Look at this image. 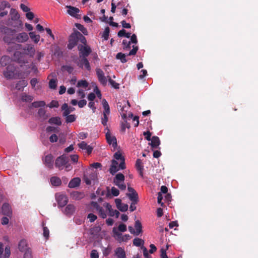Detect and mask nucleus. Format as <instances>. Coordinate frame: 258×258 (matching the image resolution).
I'll return each instance as SVG.
<instances>
[{"instance_id":"obj_1","label":"nucleus","mask_w":258,"mask_h":258,"mask_svg":"<svg viewBox=\"0 0 258 258\" xmlns=\"http://www.w3.org/2000/svg\"><path fill=\"white\" fill-rule=\"evenodd\" d=\"M80 41L82 44L87 43L86 38L79 31L75 30L69 37V43L67 47L69 49H72L78 42Z\"/></svg>"},{"instance_id":"obj_2","label":"nucleus","mask_w":258,"mask_h":258,"mask_svg":"<svg viewBox=\"0 0 258 258\" xmlns=\"http://www.w3.org/2000/svg\"><path fill=\"white\" fill-rule=\"evenodd\" d=\"M3 74L7 79H20L22 76V73L17 72L16 67L12 64L7 67L6 70L4 71Z\"/></svg>"},{"instance_id":"obj_3","label":"nucleus","mask_w":258,"mask_h":258,"mask_svg":"<svg viewBox=\"0 0 258 258\" xmlns=\"http://www.w3.org/2000/svg\"><path fill=\"white\" fill-rule=\"evenodd\" d=\"M83 44H79L78 46V49L79 51V56L80 58H87L92 52V50L90 47L87 45V43Z\"/></svg>"},{"instance_id":"obj_4","label":"nucleus","mask_w":258,"mask_h":258,"mask_svg":"<svg viewBox=\"0 0 258 258\" xmlns=\"http://www.w3.org/2000/svg\"><path fill=\"white\" fill-rule=\"evenodd\" d=\"M67 162H69V158L66 155H62L56 159L55 166L59 170H62L63 169L65 164L67 163Z\"/></svg>"},{"instance_id":"obj_5","label":"nucleus","mask_w":258,"mask_h":258,"mask_svg":"<svg viewBox=\"0 0 258 258\" xmlns=\"http://www.w3.org/2000/svg\"><path fill=\"white\" fill-rule=\"evenodd\" d=\"M96 73L99 82L103 86L106 85L107 79L105 76L103 71L100 68H96Z\"/></svg>"},{"instance_id":"obj_6","label":"nucleus","mask_w":258,"mask_h":258,"mask_svg":"<svg viewBox=\"0 0 258 258\" xmlns=\"http://www.w3.org/2000/svg\"><path fill=\"white\" fill-rule=\"evenodd\" d=\"M43 163L48 168H53V157L51 154L46 155L43 160Z\"/></svg>"},{"instance_id":"obj_7","label":"nucleus","mask_w":258,"mask_h":258,"mask_svg":"<svg viewBox=\"0 0 258 258\" xmlns=\"http://www.w3.org/2000/svg\"><path fill=\"white\" fill-rule=\"evenodd\" d=\"M2 212L4 215L9 217H11L12 216V210L11 206L8 203H4L2 207Z\"/></svg>"},{"instance_id":"obj_8","label":"nucleus","mask_w":258,"mask_h":258,"mask_svg":"<svg viewBox=\"0 0 258 258\" xmlns=\"http://www.w3.org/2000/svg\"><path fill=\"white\" fill-rule=\"evenodd\" d=\"M24 53L20 51H15L14 53V59L15 61L19 63H27V60H25L24 57Z\"/></svg>"},{"instance_id":"obj_9","label":"nucleus","mask_w":258,"mask_h":258,"mask_svg":"<svg viewBox=\"0 0 258 258\" xmlns=\"http://www.w3.org/2000/svg\"><path fill=\"white\" fill-rule=\"evenodd\" d=\"M3 244L0 242V258H9L11 254L10 247L8 246H6L5 249L4 254H3Z\"/></svg>"},{"instance_id":"obj_10","label":"nucleus","mask_w":258,"mask_h":258,"mask_svg":"<svg viewBox=\"0 0 258 258\" xmlns=\"http://www.w3.org/2000/svg\"><path fill=\"white\" fill-rule=\"evenodd\" d=\"M78 66L81 68H84L88 71L91 70L90 63L87 58H80Z\"/></svg>"},{"instance_id":"obj_11","label":"nucleus","mask_w":258,"mask_h":258,"mask_svg":"<svg viewBox=\"0 0 258 258\" xmlns=\"http://www.w3.org/2000/svg\"><path fill=\"white\" fill-rule=\"evenodd\" d=\"M56 201L58 206L62 207L67 205L68 202V199L66 195H60L56 197Z\"/></svg>"},{"instance_id":"obj_12","label":"nucleus","mask_w":258,"mask_h":258,"mask_svg":"<svg viewBox=\"0 0 258 258\" xmlns=\"http://www.w3.org/2000/svg\"><path fill=\"white\" fill-rule=\"evenodd\" d=\"M18 248L21 252H24L30 248L28 247L27 241L26 239H21L18 244Z\"/></svg>"},{"instance_id":"obj_13","label":"nucleus","mask_w":258,"mask_h":258,"mask_svg":"<svg viewBox=\"0 0 258 258\" xmlns=\"http://www.w3.org/2000/svg\"><path fill=\"white\" fill-rule=\"evenodd\" d=\"M67 7L68 8L67 12L70 15L77 18H79V15L78 13L80 12V10L78 8L71 6Z\"/></svg>"},{"instance_id":"obj_14","label":"nucleus","mask_w":258,"mask_h":258,"mask_svg":"<svg viewBox=\"0 0 258 258\" xmlns=\"http://www.w3.org/2000/svg\"><path fill=\"white\" fill-rule=\"evenodd\" d=\"M92 205L96 208V210L98 212L99 216L104 219L106 217L105 212L102 207H100L96 202H92Z\"/></svg>"},{"instance_id":"obj_15","label":"nucleus","mask_w":258,"mask_h":258,"mask_svg":"<svg viewBox=\"0 0 258 258\" xmlns=\"http://www.w3.org/2000/svg\"><path fill=\"white\" fill-rule=\"evenodd\" d=\"M29 39L28 34L25 32L20 33L15 38V40L19 43L27 41Z\"/></svg>"},{"instance_id":"obj_16","label":"nucleus","mask_w":258,"mask_h":258,"mask_svg":"<svg viewBox=\"0 0 258 258\" xmlns=\"http://www.w3.org/2000/svg\"><path fill=\"white\" fill-rule=\"evenodd\" d=\"M135 167L137 171L139 172L140 175L142 177H143L144 166L142 161L140 159H138L136 160Z\"/></svg>"},{"instance_id":"obj_17","label":"nucleus","mask_w":258,"mask_h":258,"mask_svg":"<svg viewBox=\"0 0 258 258\" xmlns=\"http://www.w3.org/2000/svg\"><path fill=\"white\" fill-rule=\"evenodd\" d=\"M38 114L41 121L45 120L50 116V114L47 113L46 110L42 108L38 109Z\"/></svg>"},{"instance_id":"obj_18","label":"nucleus","mask_w":258,"mask_h":258,"mask_svg":"<svg viewBox=\"0 0 258 258\" xmlns=\"http://www.w3.org/2000/svg\"><path fill=\"white\" fill-rule=\"evenodd\" d=\"M150 141L151 142L149 143V145L153 149L157 148L160 144V139L157 136H153Z\"/></svg>"},{"instance_id":"obj_19","label":"nucleus","mask_w":258,"mask_h":258,"mask_svg":"<svg viewBox=\"0 0 258 258\" xmlns=\"http://www.w3.org/2000/svg\"><path fill=\"white\" fill-rule=\"evenodd\" d=\"M106 139L109 144H112L113 147L117 146L116 139L115 137H112L108 133L106 134Z\"/></svg>"},{"instance_id":"obj_20","label":"nucleus","mask_w":258,"mask_h":258,"mask_svg":"<svg viewBox=\"0 0 258 258\" xmlns=\"http://www.w3.org/2000/svg\"><path fill=\"white\" fill-rule=\"evenodd\" d=\"M23 50L26 51V54L33 56L35 53V50L34 47L31 44H27L23 48Z\"/></svg>"},{"instance_id":"obj_21","label":"nucleus","mask_w":258,"mask_h":258,"mask_svg":"<svg viewBox=\"0 0 258 258\" xmlns=\"http://www.w3.org/2000/svg\"><path fill=\"white\" fill-rule=\"evenodd\" d=\"M12 61L11 58L7 55L2 56L0 59V64L2 67H5L10 65Z\"/></svg>"},{"instance_id":"obj_22","label":"nucleus","mask_w":258,"mask_h":258,"mask_svg":"<svg viewBox=\"0 0 258 258\" xmlns=\"http://www.w3.org/2000/svg\"><path fill=\"white\" fill-rule=\"evenodd\" d=\"M117 165L118 162L115 160H112L109 168V172L111 174L114 175L118 170Z\"/></svg>"},{"instance_id":"obj_23","label":"nucleus","mask_w":258,"mask_h":258,"mask_svg":"<svg viewBox=\"0 0 258 258\" xmlns=\"http://www.w3.org/2000/svg\"><path fill=\"white\" fill-rule=\"evenodd\" d=\"M51 185L53 186H58L61 184V180L57 176H52L50 179Z\"/></svg>"},{"instance_id":"obj_24","label":"nucleus","mask_w":258,"mask_h":258,"mask_svg":"<svg viewBox=\"0 0 258 258\" xmlns=\"http://www.w3.org/2000/svg\"><path fill=\"white\" fill-rule=\"evenodd\" d=\"M81 180L79 178H74L72 179L69 183V187L70 188H75L79 186Z\"/></svg>"},{"instance_id":"obj_25","label":"nucleus","mask_w":258,"mask_h":258,"mask_svg":"<svg viewBox=\"0 0 258 258\" xmlns=\"http://www.w3.org/2000/svg\"><path fill=\"white\" fill-rule=\"evenodd\" d=\"M75 208L73 205L69 204L64 209V213L67 215H72L75 212Z\"/></svg>"},{"instance_id":"obj_26","label":"nucleus","mask_w":258,"mask_h":258,"mask_svg":"<svg viewBox=\"0 0 258 258\" xmlns=\"http://www.w3.org/2000/svg\"><path fill=\"white\" fill-rule=\"evenodd\" d=\"M48 122L51 124H56L58 125L61 124V119L59 117L57 116L51 117L49 119Z\"/></svg>"},{"instance_id":"obj_27","label":"nucleus","mask_w":258,"mask_h":258,"mask_svg":"<svg viewBox=\"0 0 258 258\" xmlns=\"http://www.w3.org/2000/svg\"><path fill=\"white\" fill-rule=\"evenodd\" d=\"M96 175H95L94 173L92 174H90L89 177H88L87 175L85 174L84 176V180L85 182L87 185H90L91 184V180L94 179L96 177Z\"/></svg>"},{"instance_id":"obj_28","label":"nucleus","mask_w":258,"mask_h":258,"mask_svg":"<svg viewBox=\"0 0 258 258\" xmlns=\"http://www.w3.org/2000/svg\"><path fill=\"white\" fill-rule=\"evenodd\" d=\"M21 99L22 101L26 102H30L33 99V97L29 95H27L25 93H23L21 95Z\"/></svg>"},{"instance_id":"obj_29","label":"nucleus","mask_w":258,"mask_h":258,"mask_svg":"<svg viewBox=\"0 0 258 258\" xmlns=\"http://www.w3.org/2000/svg\"><path fill=\"white\" fill-rule=\"evenodd\" d=\"M135 227L136 228V235H139L142 232V226L141 222L139 220L135 221Z\"/></svg>"},{"instance_id":"obj_30","label":"nucleus","mask_w":258,"mask_h":258,"mask_svg":"<svg viewBox=\"0 0 258 258\" xmlns=\"http://www.w3.org/2000/svg\"><path fill=\"white\" fill-rule=\"evenodd\" d=\"M27 84V82L26 80H20L16 84V88L18 90H22Z\"/></svg>"},{"instance_id":"obj_31","label":"nucleus","mask_w":258,"mask_h":258,"mask_svg":"<svg viewBox=\"0 0 258 258\" xmlns=\"http://www.w3.org/2000/svg\"><path fill=\"white\" fill-rule=\"evenodd\" d=\"M124 180V176L123 174L119 173L117 174L114 178L113 182L114 184L119 182H123Z\"/></svg>"},{"instance_id":"obj_32","label":"nucleus","mask_w":258,"mask_h":258,"mask_svg":"<svg viewBox=\"0 0 258 258\" xmlns=\"http://www.w3.org/2000/svg\"><path fill=\"white\" fill-rule=\"evenodd\" d=\"M115 254L117 258H125V252L121 247H118L115 250Z\"/></svg>"},{"instance_id":"obj_33","label":"nucleus","mask_w":258,"mask_h":258,"mask_svg":"<svg viewBox=\"0 0 258 258\" xmlns=\"http://www.w3.org/2000/svg\"><path fill=\"white\" fill-rule=\"evenodd\" d=\"M127 197L130 199L132 202H138V195L137 192H133V193H127L126 194Z\"/></svg>"},{"instance_id":"obj_34","label":"nucleus","mask_w":258,"mask_h":258,"mask_svg":"<svg viewBox=\"0 0 258 258\" xmlns=\"http://www.w3.org/2000/svg\"><path fill=\"white\" fill-rule=\"evenodd\" d=\"M29 36L31 39L35 43H37L40 40V35H36L35 32H31L29 33Z\"/></svg>"},{"instance_id":"obj_35","label":"nucleus","mask_w":258,"mask_h":258,"mask_svg":"<svg viewBox=\"0 0 258 258\" xmlns=\"http://www.w3.org/2000/svg\"><path fill=\"white\" fill-rule=\"evenodd\" d=\"M102 105L104 108L103 113L109 114L110 113V107L108 105V102L105 99H103L102 100Z\"/></svg>"},{"instance_id":"obj_36","label":"nucleus","mask_w":258,"mask_h":258,"mask_svg":"<svg viewBox=\"0 0 258 258\" xmlns=\"http://www.w3.org/2000/svg\"><path fill=\"white\" fill-rule=\"evenodd\" d=\"M2 31L7 35L12 36H13L16 33V30L15 29H12L7 27H5L3 28Z\"/></svg>"},{"instance_id":"obj_37","label":"nucleus","mask_w":258,"mask_h":258,"mask_svg":"<svg viewBox=\"0 0 258 258\" xmlns=\"http://www.w3.org/2000/svg\"><path fill=\"white\" fill-rule=\"evenodd\" d=\"M10 14L12 16L11 19L12 20H17L19 19L20 15L17 11L14 9H11Z\"/></svg>"},{"instance_id":"obj_38","label":"nucleus","mask_w":258,"mask_h":258,"mask_svg":"<svg viewBox=\"0 0 258 258\" xmlns=\"http://www.w3.org/2000/svg\"><path fill=\"white\" fill-rule=\"evenodd\" d=\"M125 56L126 55L125 54L121 52H119L117 53L116 55V58L117 59H120L122 63H125L127 61V59L125 58Z\"/></svg>"},{"instance_id":"obj_39","label":"nucleus","mask_w":258,"mask_h":258,"mask_svg":"<svg viewBox=\"0 0 258 258\" xmlns=\"http://www.w3.org/2000/svg\"><path fill=\"white\" fill-rule=\"evenodd\" d=\"M61 109L64 111L63 112V116H67L69 115L72 110H71L69 108L67 103H64L61 106Z\"/></svg>"},{"instance_id":"obj_40","label":"nucleus","mask_w":258,"mask_h":258,"mask_svg":"<svg viewBox=\"0 0 258 258\" xmlns=\"http://www.w3.org/2000/svg\"><path fill=\"white\" fill-rule=\"evenodd\" d=\"M45 105V102L44 101H35L31 104V106L34 108L43 107Z\"/></svg>"},{"instance_id":"obj_41","label":"nucleus","mask_w":258,"mask_h":258,"mask_svg":"<svg viewBox=\"0 0 258 258\" xmlns=\"http://www.w3.org/2000/svg\"><path fill=\"white\" fill-rule=\"evenodd\" d=\"M62 71H66L69 74H72L74 71V68L70 65H63L61 67Z\"/></svg>"},{"instance_id":"obj_42","label":"nucleus","mask_w":258,"mask_h":258,"mask_svg":"<svg viewBox=\"0 0 258 258\" xmlns=\"http://www.w3.org/2000/svg\"><path fill=\"white\" fill-rule=\"evenodd\" d=\"M107 78L109 83L110 84L112 87H113L115 89H119V85L118 83H116L115 81L112 80L110 76H107Z\"/></svg>"},{"instance_id":"obj_43","label":"nucleus","mask_w":258,"mask_h":258,"mask_svg":"<svg viewBox=\"0 0 258 258\" xmlns=\"http://www.w3.org/2000/svg\"><path fill=\"white\" fill-rule=\"evenodd\" d=\"M77 86L78 87H83L86 88L88 86V83L85 80L78 81Z\"/></svg>"},{"instance_id":"obj_44","label":"nucleus","mask_w":258,"mask_h":258,"mask_svg":"<svg viewBox=\"0 0 258 258\" xmlns=\"http://www.w3.org/2000/svg\"><path fill=\"white\" fill-rule=\"evenodd\" d=\"M76 119V116L75 114L69 115L66 116V121L67 123H71L75 121Z\"/></svg>"},{"instance_id":"obj_45","label":"nucleus","mask_w":258,"mask_h":258,"mask_svg":"<svg viewBox=\"0 0 258 258\" xmlns=\"http://www.w3.org/2000/svg\"><path fill=\"white\" fill-rule=\"evenodd\" d=\"M144 243V241L140 238H136L133 240V244L137 246H140Z\"/></svg>"},{"instance_id":"obj_46","label":"nucleus","mask_w":258,"mask_h":258,"mask_svg":"<svg viewBox=\"0 0 258 258\" xmlns=\"http://www.w3.org/2000/svg\"><path fill=\"white\" fill-rule=\"evenodd\" d=\"M112 232L115 236H116L118 240L121 241V239L122 237V234L118 232L117 229L116 228H113L112 230Z\"/></svg>"},{"instance_id":"obj_47","label":"nucleus","mask_w":258,"mask_h":258,"mask_svg":"<svg viewBox=\"0 0 258 258\" xmlns=\"http://www.w3.org/2000/svg\"><path fill=\"white\" fill-rule=\"evenodd\" d=\"M110 29L108 27H106L105 28V30L103 32L102 37L104 39V40H107L108 39L109 33Z\"/></svg>"},{"instance_id":"obj_48","label":"nucleus","mask_w":258,"mask_h":258,"mask_svg":"<svg viewBox=\"0 0 258 258\" xmlns=\"http://www.w3.org/2000/svg\"><path fill=\"white\" fill-rule=\"evenodd\" d=\"M57 83L54 79H51L49 82V87L52 89H55L56 88Z\"/></svg>"},{"instance_id":"obj_49","label":"nucleus","mask_w":258,"mask_h":258,"mask_svg":"<svg viewBox=\"0 0 258 258\" xmlns=\"http://www.w3.org/2000/svg\"><path fill=\"white\" fill-rule=\"evenodd\" d=\"M76 26L83 34H84L85 35L87 34V33H86L87 32V29L82 25H81L80 24L76 23Z\"/></svg>"},{"instance_id":"obj_50","label":"nucleus","mask_w":258,"mask_h":258,"mask_svg":"<svg viewBox=\"0 0 258 258\" xmlns=\"http://www.w3.org/2000/svg\"><path fill=\"white\" fill-rule=\"evenodd\" d=\"M123 48L124 50H128L131 48V42L126 40H123L122 41Z\"/></svg>"},{"instance_id":"obj_51","label":"nucleus","mask_w":258,"mask_h":258,"mask_svg":"<svg viewBox=\"0 0 258 258\" xmlns=\"http://www.w3.org/2000/svg\"><path fill=\"white\" fill-rule=\"evenodd\" d=\"M117 209L121 212H125L128 209V205L126 204H122Z\"/></svg>"},{"instance_id":"obj_52","label":"nucleus","mask_w":258,"mask_h":258,"mask_svg":"<svg viewBox=\"0 0 258 258\" xmlns=\"http://www.w3.org/2000/svg\"><path fill=\"white\" fill-rule=\"evenodd\" d=\"M118 231L120 232H125L126 231V226L123 223H121L118 227Z\"/></svg>"},{"instance_id":"obj_53","label":"nucleus","mask_w":258,"mask_h":258,"mask_svg":"<svg viewBox=\"0 0 258 258\" xmlns=\"http://www.w3.org/2000/svg\"><path fill=\"white\" fill-rule=\"evenodd\" d=\"M124 104H122V103L118 102L117 104V109L121 111H125L124 107H125V102L124 101Z\"/></svg>"},{"instance_id":"obj_54","label":"nucleus","mask_w":258,"mask_h":258,"mask_svg":"<svg viewBox=\"0 0 258 258\" xmlns=\"http://www.w3.org/2000/svg\"><path fill=\"white\" fill-rule=\"evenodd\" d=\"M24 258H32V251L31 249L24 251Z\"/></svg>"},{"instance_id":"obj_55","label":"nucleus","mask_w":258,"mask_h":258,"mask_svg":"<svg viewBox=\"0 0 258 258\" xmlns=\"http://www.w3.org/2000/svg\"><path fill=\"white\" fill-rule=\"evenodd\" d=\"M111 191L112 195L116 197L119 195V191L118 189L115 188V187H112L111 189Z\"/></svg>"},{"instance_id":"obj_56","label":"nucleus","mask_w":258,"mask_h":258,"mask_svg":"<svg viewBox=\"0 0 258 258\" xmlns=\"http://www.w3.org/2000/svg\"><path fill=\"white\" fill-rule=\"evenodd\" d=\"M58 106H59L58 102L56 100L51 101V102L50 103L49 105H48V106L50 108L58 107Z\"/></svg>"},{"instance_id":"obj_57","label":"nucleus","mask_w":258,"mask_h":258,"mask_svg":"<svg viewBox=\"0 0 258 258\" xmlns=\"http://www.w3.org/2000/svg\"><path fill=\"white\" fill-rule=\"evenodd\" d=\"M108 114H107L103 113V117L102 118L101 123L104 126L107 125V122L108 121Z\"/></svg>"},{"instance_id":"obj_58","label":"nucleus","mask_w":258,"mask_h":258,"mask_svg":"<svg viewBox=\"0 0 258 258\" xmlns=\"http://www.w3.org/2000/svg\"><path fill=\"white\" fill-rule=\"evenodd\" d=\"M97 218V216L92 213H90L88 215V218L89 219V221L91 222H93L95 221Z\"/></svg>"},{"instance_id":"obj_59","label":"nucleus","mask_w":258,"mask_h":258,"mask_svg":"<svg viewBox=\"0 0 258 258\" xmlns=\"http://www.w3.org/2000/svg\"><path fill=\"white\" fill-rule=\"evenodd\" d=\"M90 256L91 258H98L99 257V254L97 251L95 249H93L91 251Z\"/></svg>"},{"instance_id":"obj_60","label":"nucleus","mask_w":258,"mask_h":258,"mask_svg":"<svg viewBox=\"0 0 258 258\" xmlns=\"http://www.w3.org/2000/svg\"><path fill=\"white\" fill-rule=\"evenodd\" d=\"M143 135L145 136V139L147 141H150L152 138H151V133L150 131H147L143 133Z\"/></svg>"},{"instance_id":"obj_61","label":"nucleus","mask_w":258,"mask_h":258,"mask_svg":"<svg viewBox=\"0 0 258 258\" xmlns=\"http://www.w3.org/2000/svg\"><path fill=\"white\" fill-rule=\"evenodd\" d=\"M138 50V46H133V48L130 51L127 55H135Z\"/></svg>"},{"instance_id":"obj_62","label":"nucleus","mask_w":258,"mask_h":258,"mask_svg":"<svg viewBox=\"0 0 258 258\" xmlns=\"http://www.w3.org/2000/svg\"><path fill=\"white\" fill-rule=\"evenodd\" d=\"M109 214L110 216H115L116 218H118L120 214L119 212L118 211H117L116 210H114L113 209L112 210V212H111Z\"/></svg>"},{"instance_id":"obj_63","label":"nucleus","mask_w":258,"mask_h":258,"mask_svg":"<svg viewBox=\"0 0 258 258\" xmlns=\"http://www.w3.org/2000/svg\"><path fill=\"white\" fill-rule=\"evenodd\" d=\"M114 158L116 159V160H119L120 159L121 160H122L123 158H124L122 156V155L121 153H120L119 152H116L114 154Z\"/></svg>"},{"instance_id":"obj_64","label":"nucleus","mask_w":258,"mask_h":258,"mask_svg":"<svg viewBox=\"0 0 258 258\" xmlns=\"http://www.w3.org/2000/svg\"><path fill=\"white\" fill-rule=\"evenodd\" d=\"M78 146L80 149H81L82 150H85L86 148H87L88 145L86 143L83 141L78 144Z\"/></svg>"}]
</instances>
